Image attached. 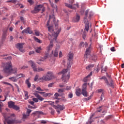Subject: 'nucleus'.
I'll return each mask as SVG.
<instances>
[{"label":"nucleus","mask_w":124,"mask_h":124,"mask_svg":"<svg viewBox=\"0 0 124 124\" xmlns=\"http://www.w3.org/2000/svg\"><path fill=\"white\" fill-rule=\"evenodd\" d=\"M6 32L4 31V32H3L2 35V39H5L6 38Z\"/></svg>","instance_id":"obj_40"},{"label":"nucleus","mask_w":124,"mask_h":124,"mask_svg":"<svg viewBox=\"0 0 124 124\" xmlns=\"http://www.w3.org/2000/svg\"><path fill=\"white\" fill-rule=\"evenodd\" d=\"M33 94L35 96V97H37L39 100H40V101H43V100H44V98L39 94L38 91H34Z\"/></svg>","instance_id":"obj_11"},{"label":"nucleus","mask_w":124,"mask_h":124,"mask_svg":"<svg viewBox=\"0 0 124 124\" xmlns=\"http://www.w3.org/2000/svg\"><path fill=\"white\" fill-rule=\"evenodd\" d=\"M53 46H54V45H53V42H52V41H50V44L47 47V51H49L50 50H51V49L52 48Z\"/></svg>","instance_id":"obj_18"},{"label":"nucleus","mask_w":124,"mask_h":124,"mask_svg":"<svg viewBox=\"0 0 124 124\" xmlns=\"http://www.w3.org/2000/svg\"><path fill=\"white\" fill-rule=\"evenodd\" d=\"M54 78L53 74L51 72H48L43 77L40 78L39 80H43L45 81H49L52 79Z\"/></svg>","instance_id":"obj_5"},{"label":"nucleus","mask_w":124,"mask_h":124,"mask_svg":"<svg viewBox=\"0 0 124 124\" xmlns=\"http://www.w3.org/2000/svg\"><path fill=\"white\" fill-rule=\"evenodd\" d=\"M35 34L36 36H39L40 35V32L37 30H34Z\"/></svg>","instance_id":"obj_45"},{"label":"nucleus","mask_w":124,"mask_h":124,"mask_svg":"<svg viewBox=\"0 0 124 124\" xmlns=\"http://www.w3.org/2000/svg\"><path fill=\"white\" fill-rule=\"evenodd\" d=\"M41 123L42 124H47V122L45 120H42L41 121Z\"/></svg>","instance_id":"obj_56"},{"label":"nucleus","mask_w":124,"mask_h":124,"mask_svg":"<svg viewBox=\"0 0 124 124\" xmlns=\"http://www.w3.org/2000/svg\"><path fill=\"white\" fill-rule=\"evenodd\" d=\"M41 9H42V13L45 11V8L44 7V5H43V7H41Z\"/></svg>","instance_id":"obj_60"},{"label":"nucleus","mask_w":124,"mask_h":124,"mask_svg":"<svg viewBox=\"0 0 124 124\" xmlns=\"http://www.w3.org/2000/svg\"><path fill=\"white\" fill-rule=\"evenodd\" d=\"M115 48V47H112L111 48H110V50L113 52L116 51V50Z\"/></svg>","instance_id":"obj_58"},{"label":"nucleus","mask_w":124,"mask_h":124,"mask_svg":"<svg viewBox=\"0 0 124 124\" xmlns=\"http://www.w3.org/2000/svg\"><path fill=\"white\" fill-rule=\"evenodd\" d=\"M36 90L37 91H41V92H43L44 90H42L40 87H38L37 88H36Z\"/></svg>","instance_id":"obj_51"},{"label":"nucleus","mask_w":124,"mask_h":124,"mask_svg":"<svg viewBox=\"0 0 124 124\" xmlns=\"http://www.w3.org/2000/svg\"><path fill=\"white\" fill-rule=\"evenodd\" d=\"M33 38L34 39V40L37 42V43H39L40 44L42 43V41L39 39L38 38L36 37H33Z\"/></svg>","instance_id":"obj_29"},{"label":"nucleus","mask_w":124,"mask_h":124,"mask_svg":"<svg viewBox=\"0 0 124 124\" xmlns=\"http://www.w3.org/2000/svg\"><path fill=\"white\" fill-rule=\"evenodd\" d=\"M25 83L27 85L28 88L30 89L31 87V83L29 81V79L28 78L25 81Z\"/></svg>","instance_id":"obj_19"},{"label":"nucleus","mask_w":124,"mask_h":124,"mask_svg":"<svg viewBox=\"0 0 124 124\" xmlns=\"http://www.w3.org/2000/svg\"><path fill=\"white\" fill-rule=\"evenodd\" d=\"M92 60L94 61L97 60V57L96 56H93L92 58Z\"/></svg>","instance_id":"obj_49"},{"label":"nucleus","mask_w":124,"mask_h":124,"mask_svg":"<svg viewBox=\"0 0 124 124\" xmlns=\"http://www.w3.org/2000/svg\"><path fill=\"white\" fill-rule=\"evenodd\" d=\"M59 56V58H62V51H60Z\"/></svg>","instance_id":"obj_59"},{"label":"nucleus","mask_w":124,"mask_h":124,"mask_svg":"<svg viewBox=\"0 0 124 124\" xmlns=\"http://www.w3.org/2000/svg\"><path fill=\"white\" fill-rule=\"evenodd\" d=\"M47 58H48V55H46V56H45L44 57V59L40 60V61H41V62H44L45 60H46Z\"/></svg>","instance_id":"obj_37"},{"label":"nucleus","mask_w":124,"mask_h":124,"mask_svg":"<svg viewBox=\"0 0 124 124\" xmlns=\"http://www.w3.org/2000/svg\"><path fill=\"white\" fill-rule=\"evenodd\" d=\"M3 70L4 73L8 74H15L17 72L16 68H12V63L11 62L6 63Z\"/></svg>","instance_id":"obj_2"},{"label":"nucleus","mask_w":124,"mask_h":124,"mask_svg":"<svg viewBox=\"0 0 124 124\" xmlns=\"http://www.w3.org/2000/svg\"><path fill=\"white\" fill-rule=\"evenodd\" d=\"M64 92H65V88L58 90V93H63Z\"/></svg>","instance_id":"obj_34"},{"label":"nucleus","mask_w":124,"mask_h":124,"mask_svg":"<svg viewBox=\"0 0 124 124\" xmlns=\"http://www.w3.org/2000/svg\"><path fill=\"white\" fill-rule=\"evenodd\" d=\"M1 101L0 100V112H2V107H3V103L1 102Z\"/></svg>","instance_id":"obj_38"},{"label":"nucleus","mask_w":124,"mask_h":124,"mask_svg":"<svg viewBox=\"0 0 124 124\" xmlns=\"http://www.w3.org/2000/svg\"><path fill=\"white\" fill-rule=\"evenodd\" d=\"M43 95L44 97H47V96H51V94L50 93H44V94Z\"/></svg>","instance_id":"obj_33"},{"label":"nucleus","mask_w":124,"mask_h":124,"mask_svg":"<svg viewBox=\"0 0 124 124\" xmlns=\"http://www.w3.org/2000/svg\"><path fill=\"white\" fill-rule=\"evenodd\" d=\"M41 50H42L41 47H37L36 48H35V51L37 53H40Z\"/></svg>","instance_id":"obj_26"},{"label":"nucleus","mask_w":124,"mask_h":124,"mask_svg":"<svg viewBox=\"0 0 124 124\" xmlns=\"http://www.w3.org/2000/svg\"><path fill=\"white\" fill-rule=\"evenodd\" d=\"M23 43L17 44L16 45V47L21 52H25V50L23 49Z\"/></svg>","instance_id":"obj_13"},{"label":"nucleus","mask_w":124,"mask_h":124,"mask_svg":"<svg viewBox=\"0 0 124 124\" xmlns=\"http://www.w3.org/2000/svg\"><path fill=\"white\" fill-rule=\"evenodd\" d=\"M43 7V5H38L36 6L34 8L33 11H31V13L33 14H37L38 12H39L42 8Z\"/></svg>","instance_id":"obj_10"},{"label":"nucleus","mask_w":124,"mask_h":124,"mask_svg":"<svg viewBox=\"0 0 124 124\" xmlns=\"http://www.w3.org/2000/svg\"><path fill=\"white\" fill-rule=\"evenodd\" d=\"M12 108L14 109V110H16V111H18L20 109V108L17 106L15 105V106L13 107Z\"/></svg>","instance_id":"obj_31"},{"label":"nucleus","mask_w":124,"mask_h":124,"mask_svg":"<svg viewBox=\"0 0 124 124\" xmlns=\"http://www.w3.org/2000/svg\"><path fill=\"white\" fill-rule=\"evenodd\" d=\"M86 33L85 32H84L83 34H82V37L83 39H85L86 37Z\"/></svg>","instance_id":"obj_53"},{"label":"nucleus","mask_w":124,"mask_h":124,"mask_svg":"<svg viewBox=\"0 0 124 124\" xmlns=\"http://www.w3.org/2000/svg\"><path fill=\"white\" fill-rule=\"evenodd\" d=\"M92 75V72L90 73V74H89L86 78H84L83 81L84 82H87L89 78H90V77Z\"/></svg>","instance_id":"obj_20"},{"label":"nucleus","mask_w":124,"mask_h":124,"mask_svg":"<svg viewBox=\"0 0 124 124\" xmlns=\"http://www.w3.org/2000/svg\"><path fill=\"white\" fill-rule=\"evenodd\" d=\"M53 84H54V83H49V84L48 85V87H49V88L52 87H53Z\"/></svg>","instance_id":"obj_57"},{"label":"nucleus","mask_w":124,"mask_h":124,"mask_svg":"<svg viewBox=\"0 0 124 124\" xmlns=\"http://www.w3.org/2000/svg\"><path fill=\"white\" fill-rule=\"evenodd\" d=\"M16 1H17V0H8V1H6V2H7V3L12 2V3H16Z\"/></svg>","instance_id":"obj_36"},{"label":"nucleus","mask_w":124,"mask_h":124,"mask_svg":"<svg viewBox=\"0 0 124 124\" xmlns=\"http://www.w3.org/2000/svg\"><path fill=\"white\" fill-rule=\"evenodd\" d=\"M55 29H53V26H49L48 27V31L51 33L52 35H49L48 36L49 39L51 37L50 39L52 41L57 40V37L58 36L59 34L61 31V29L58 28V23H56L55 25Z\"/></svg>","instance_id":"obj_1"},{"label":"nucleus","mask_w":124,"mask_h":124,"mask_svg":"<svg viewBox=\"0 0 124 124\" xmlns=\"http://www.w3.org/2000/svg\"><path fill=\"white\" fill-rule=\"evenodd\" d=\"M68 69H63L62 71V82L64 83H67L70 78V74L69 73L67 74Z\"/></svg>","instance_id":"obj_4"},{"label":"nucleus","mask_w":124,"mask_h":124,"mask_svg":"<svg viewBox=\"0 0 124 124\" xmlns=\"http://www.w3.org/2000/svg\"><path fill=\"white\" fill-rule=\"evenodd\" d=\"M80 19V17L78 15H77L76 17L75 18H74L73 21L75 22H78L79 21Z\"/></svg>","instance_id":"obj_21"},{"label":"nucleus","mask_w":124,"mask_h":124,"mask_svg":"<svg viewBox=\"0 0 124 124\" xmlns=\"http://www.w3.org/2000/svg\"><path fill=\"white\" fill-rule=\"evenodd\" d=\"M50 5H51V6L52 7L55 8V9H56V10H57L58 9H57V5L54 6V3H52V2H50Z\"/></svg>","instance_id":"obj_41"},{"label":"nucleus","mask_w":124,"mask_h":124,"mask_svg":"<svg viewBox=\"0 0 124 124\" xmlns=\"http://www.w3.org/2000/svg\"><path fill=\"white\" fill-rule=\"evenodd\" d=\"M28 68V66H23L22 67H21V69H25L26 68Z\"/></svg>","instance_id":"obj_63"},{"label":"nucleus","mask_w":124,"mask_h":124,"mask_svg":"<svg viewBox=\"0 0 124 124\" xmlns=\"http://www.w3.org/2000/svg\"><path fill=\"white\" fill-rule=\"evenodd\" d=\"M35 53V51H31L29 52V55H31L32 54H33Z\"/></svg>","instance_id":"obj_55"},{"label":"nucleus","mask_w":124,"mask_h":124,"mask_svg":"<svg viewBox=\"0 0 124 124\" xmlns=\"http://www.w3.org/2000/svg\"><path fill=\"white\" fill-rule=\"evenodd\" d=\"M55 99H58V97L59 96V94L58 93H56L54 94Z\"/></svg>","instance_id":"obj_47"},{"label":"nucleus","mask_w":124,"mask_h":124,"mask_svg":"<svg viewBox=\"0 0 124 124\" xmlns=\"http://www.w3.org/2000/svg\"><path fill=\"white\" fill-rule=\"evenodd\" d=\"M32 100H33V101H34V102H35V103H37V102H38V99H37V98H32Z\"/></svg>","instance_id":"obj_52"},{"label":"nucleus","mask_w":124,"mask_h":124,"mask_svg":"<svg viewBox=\"0 0 124 124\" xmlns=\"http://www.w3.org/2000/svg\"><path fill=\"white\" fill-rule=\"evenodd\" d=\"M87 83L83 84L81 92L82 95L85 97H88V96H89V94L87 91Z\"/></svg>","instance_id":"obj_9"},{"label":"nucleus","mask_w":124,"mask_h":124,"mask_svg":"<svg viewBox=\"0 0 124 124\" xmlns=\"http://www.w3.org/2000/svg\"><path fill=\"white\" fill-rule=\"evenodd\" d=\"M25 98L24 99L27 100L29 98L28 92L27 91H24Z\"/></svg>","instance_id":"obj_27"},{"label":"nucleus","mask_w":124,"mask_h":124,"mask_svg":"<svg viewBox=\"0 0 124 124\" xmlns=\"http://www.w3.org/2000/svg\"><path fill=\"white\" fill-rule=\"evenodd\" d=\"M14 120H8L7 121V124H13L14 123Z\"/></svg>","instance_id":"obj_39"},{"label":"nucleus","mask_w":124,"mask_h":124,"mask_svg":"<svg viewBox=\"0 0 124 124\" xmlns=\"http://www.w3.org/2000/svg\"><path fill=\"white\" fill-rule=\"evenodd\" d=\"M81 91L80 89H77L76 90V93L77 96H80V95H81Z\"/></svg>","instance_id":"obj_24"},{"label":"nucleus","mask_w":124,"mask_h":124,"mask_svg":"<svg viewBox=\"0 0 124 124\" xmlns=\"http://www.w3.org/2000/svg\"><path fill=\"white\" fill-rule=\"evenodd\" d=\"M29 114H27V113L23 114L22 119H27V118L29 116Z\"/></svg>","instance_id":"obj_32"},{"label":"nucleus","mask_w":124,"mask_h":124,"mask_svg":"<svg viewBox=\"0 0 124 124\" xmlns=\"http://www.w3.org/2000/svg\"><path fill=\"white\" fill-rule=\"evenodd\" d=\"M58 52L59 50L58 49H56L54 51H52V54H53L54 57L58 56Z\"/></svg>","instance_id":"obj_22"},{"label":"nucleus","mask_w":124,"mask_h":124,"mask_svg":"<svg viewBox=\"0 0 124 124\" xmlns=\"http://www.w3.org/2000/svg\"><path fill=\"white\" fill-rule=\"evenodd\" d=\"M9 79L14 82L17 81V79H16V77H15L9 78Z\"/></svg>","instance_id":"obj_25"},{"label":"nucleus","mask_w":124,"mask_h":124,"mask_svg":"<svg viewBox=\"0 0 124 124\" xmlns=\"http://www.w3.org/2000/svg\"><path fill=\"white\" fill-rule=\"evenodd\" d=\"M73 94L72 93H69L68 95V98H72Z\"/></svg>","instance_id":"obj_43"},{"label":"nucleus","mask_w":124,"mask_h":124,"mask_svg":"<svg viewBox=\"0 0 124 124\" xmlns=\"http://www.w3.org/2000/svg\"><path fill=\"white\" fill-rule=\"evenodd\" d=\"M28 108H30L31 109H36L37 106H34L32 107L31 106H29Z\"/></svg>","instance_id":"obj_42"},{"label":"nucleus","mask_w":124,"mask_h":124,"mask_svg":"<svg viewBox=\"0 0 124 124\" xmlns=\"http://www.w3.org/2000/svg\"><path fill=\"white\" fill-rule=\"evenodd\" d=\"M31 111H32V110L31 109H28L27 111H26V113L30 116V113H31Z\"/></svg>","instance_id":"obj_44"},{"label":"nucleus","mask_w":124,"mask_h":124,"mask_svg":"<svg viewBox=\"0 0 124 124\" xmlns=\"http://www.w3.org/2000/svg\"><path fill=\"white\" fill-rule=\"evenodd\" d=\"M90 53H91V46L89 47L88 48L86 49L84 58L85 59H87V58H88L89 56H90Z\"/></svg>","instance_id":"obj_15"},{"label":"nucleus","mask_w":124,"mask_h":124,"mask_svg":"<svg viewBox=\"0 0 124 124\" xmlns=\"http://www.w3.org/2000/svg\"><path fill=\"white\" fill-rule=\"evenodd\" d=\"M68 57L69 62H67V68H69L71 67V65L72 64L73 59V53L72 52L69 53Z\"/></svg>","instance_id":"obj_8"},{"label":"nucleus","mask_w":124,"mask_h":124,"mask_svg":"<svg viewBox=\"0 0 124 124\" xmlns=\"http://www.w3.org/2000/svg\"><path fill=\"white\" fill-rule=\"evenodd\" d=\"M29 62L31 63V66L33 69V70L34 71V72H41V71H44V69H43L41 67H38L37 68V66L36 65V64L35 63H34L32 61H29Z\"/></svg>","instance_id":"obj_7"},{"label":"nucleus","mask_w":124,"mask_h":124,"mask_svg":"<svg viewBox=\"0 0 124 124\" xmlns=\"http://www.w3.org/2000/svg\"><path fill=\"white\" fill-rule=\"evenodd\" d=\"M107 78L105 76H103L102 78H100V79H104L105 83L108 86V87H111L113 88H114V82L112 78L111 77L110 75H109L108 73H106Z\"/></svg>","instance_id":"obj_3"},{"label":"nucleus","mask_w":124,"mask_h":124,"mask_svg":"<svg viewBox=\"0 0 124 124\" xmlns=\"http://www.w3.org/2000/svg\"><path fill=\"white\" fill-rule=\"evenodd\" d=\"M37 114L38 115H41L43 114V112L42 111H34L32 113V115H33L34 116H36Z\"/></svg>","instance_id":"obj_23"},{"label":"nucleus","mask_w":124,"mask_h":124,"mask_svg":"<svg viewBox=\"0 0 124 124\" xmlns=\"http://www.w3.org/2000/svg\"><path fill=\"white\" fill-rule=\"evenodd\" d=\"M16 77H19V78H20L21 77H25V75H24L23 74H19L16 75Z\"/></svg>","instance_id":"obj_30"},{"label":"nucleus","mask_w":124,"mask_h":124,"mask_svg":"<svg viewBox=\"0 0 124 124\" xmlns=\"http://www.w3.org/2000/svg\"><path fill=\"white\" fill-rule=\"evenodd\" d=\"M18 5L20 7V8H24V6L21 4H18Z\"/></svg>","instance_id":"obj_64"},{"label":"nucleus","mask_w":124,"mask_h":124,"mask_svg":"<svg viewBox=\"0 0 124 124\" xmlns=\"http://www.w3.org/2000/svg\"><path fill=\"white\" fill-rule=\"evenodd\" d=\"M84 42H81V43L80 44V45H79V46H80V47L84 46Z\"/></svg>","instance_id":"obj_61"},{"label":"nucleus","mask_w":124,"mask_h":124,"mask_svg":"<svg viewBox=\"0 0 124 124\" xmlns=\"http://www.w3.org/2000/svg\"><path fill=\"white\" fill-rule=\"evenodd\" d=\"M89 12V10H87L85 12V17L84 18V23L85 24V28L84 29L85 31H88L90 29V23L87 20V17H88V15Z\"/></svg>","instance_id":"obj_6"},{"label":"nucleus","mask_w":124,"mask_h":124,"mask_svg":"<svg viewBox=\"0 0 124 124\" xmlns=\"http://www.w3.org/2000/svg\"><path fill=\"white\" fill-rule=\"evenodd\" d=\"M22 33H29V34H32L33 33L32 31L31 30V29L29 27L27 28L25 30H24L23 31H22Z\"/></svg>","instance_id":"obj_14"},{"label":"nucleus","mask_w":124,"mask_h":124,"mask_svg":"<svg viewBox=\"0 0 124 124\" xmlns=\"http://www.w3.org/2000/svg\"><path fill=\"white\" fill-rule=\"evenodd\" d=\"M39 77V76L38 75H36L34 77V80L37 81V79H38Z\"/></svg>","instance_id":"obj_48"},{"label":"nucleus","mask_w":124,"mask_h":124,"mask_svg":"<svg viewBox=\"0 0 124 124\" xmlns=\"http://www.w3.org/2000/svg\"><path fill=\"white\" fill-rule=\"evenodd\" d=\"M15 103L11 101L8 102V106L9 108H13L14 106L15 105Z\"/></svg>","instance_id":"obj_17"},{"label":"nucleus","mask_w":124,"mask_h":124,"mask_svg":"<svg viewBox=\"0 0 124 124\" xmlns=\"http://www.w3.org/2000/svg\"><path fill=\"white\" fill-rule=\"evenodd\" d=\"M20 19L23 23V24L25 23V20L23 17H20Z\"/></svg>","instance_id":"obj_46"},{"label":"nucleus","mask_w":124,"mask_h":124,"mask_svg":"<svg viewBox=\"0 0 124 124\" xmlns=\"http://www.w3.org/2000/svg\"><path fill=\"white\" fill-rule=\"evenodd\" d=\"M107 69H108V67H105L103 69H102L101 71H102V72H103V71L106 72L107 71Z\"/></svg>","instance_id":"obj_54"},{"label":"nucleus","mask_w":124,"mask_h":124,"mask_svg":"<svg viewBox=\"0 0 124 124\" xmlns=\"http://www.w3.org/2000/svg\"><path fill=\"white\" fill-rule=\"evenodd\" d=\"M49 109L51 110V115H54L55 113V110L52 108H49Z\"/></svg>","instance_id":"obj_35"},{"label":"nucleus","mask_w":124,"mask_h":124,"mask_svg":"<svg viewBox=\"0 0 124 124\" xmlns=\"http://www.w3.org/2000/svg\"><path fill=\"white\" fill-rule=\"evenodd\" d=\"M71 89V86H67L66 87V89H65V91H70V90Z\"/></svg>","instance_id":"obj_50"},{"label":"nucleus","mask_w":124,"mask_h":124,"mask_svg":"<svg viewBox=\"0 0 124 124\" xmlns=\"http://www.w3.org/2000/svg\"><path fill=\"white\" fill-rule=\"evenodd\" d=\"M90 99H91V97H89L88 98H84V100H86V101L90 100Z\"/></svg>","instance_id":"obj_62"},{"label":"nucleus","mask_w":124,"mask_h":124,"mask_svg":"<svg viewBox=\"0 0 124 124\" xmlns=\"http://www.w3.org/2000/svg\"><path fill=\"white\" fill-rule=\"evenodd\" d=\"M94 67L93 64H90L88 66L86 67V69L90 70L91 68H93Z\"/></svg>","instance_id":"obj_28"},{"label":"nucleus","mask_w":124,"mask_h":124,"mask_svg":"<svg viewBox=\"0 0 124 124\" xmlns=\"http://www.w3.org/2000/svg\"><path fill=\"white\" fill-rule=\"evenodd\" d=\"M53 108L56 110H58L59 109L60 111H63L65 109V106L64 105H58L57 106L53 105Z\"/></svg>","instance_id":"obj_12"},{"label":"nucleus","mask_w":124,"mask_h":124,"mask_svg":"<svg viewBox=\"0 0 124 124\" xmlns=\"http://www.w3.org/2000/svg\"><path fill=\"white\" fill-rule=\"evenodd\" d=\"M65 6L68 7V8H69L70 9H75L76 7H78V3H77L74 5L76 6V7H74L73 5H71V4H68L67 3H65Z\"/></svg>","instance_id":"obj_16"}]
</instances>
